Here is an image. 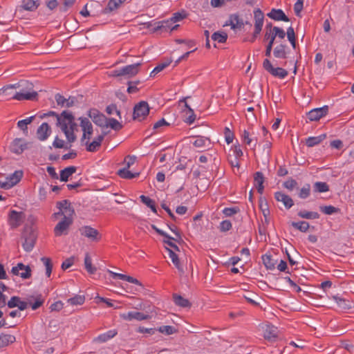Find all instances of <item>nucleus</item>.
I'll return each mask as SVG.
<instances>
[{"mask_svg":"<svg viewBox=\"0 0 354 354\" xmlns=\"http://www.w3.org/2000/svg\"><path fill=\"white\" fill-rule=\"evenodd\" d=\"M55 116L57 120V125L59 126L65 134L69 142H73L76 140L74 131L77 129V124L75 122V117L71 111H63L60 114L55 111H49L41 116V118L46 116Z\"/></svg>","mask_w":354,"mask_h":354,"instance_id":"f257e3e1","label":"nucleus"},{"mask_svg":"<svg viewBox=\"0 0 354 354\" xmlns=\"http://www.w3.org/2000/svg\"><path fill=\"white\" fill-rule=\"evenodd\" d=\"M59 212L54 214L55 217L63 216V218L55 225L54 234L56 236L67 234L70 226L73 223V214L74 209L68 200H64L57 203Z\"/></svg>","mask_w":354,"mask_h":354,"instance_id":"f03ea898","label":"nucleus"},{"mask_svg":"<svg viewBox=\"0 0 354 354\" xmlns=\"http://www.w3.org/2000/svg\"><path fill=\"white\" fill-rule=\"evenodd\" d=\"M19 87H22L19 91L15 92L12 99L19 101L22 100H34L37 97V93L32 89L33 85L28 81H20L19 83Z\"/></svg>","mask_w":354,"mask_h":354,"instance_id":"7ed1b4c3","label":"nucleus"},{"mask_svg":"<svg viewBox=\"0 0 354 354\" xmlns=\"http://www.w3.org/2000/svg\"><path fill=\"white\" fill-rule=\"evenodd\" d=\"M141 64V63H136L113 70L110 72L109 75L117 77L123 76L127 78L132 77L138 73Z\"/></svg>","mask_w":354,"mask_h":354,"instance_id":"20e7f679","label":"nucleus"},{"mask_svg":"<svg viewBox=\"0 0 354 354\" xmlns=\"http://www.w3.org/2000/svg\"><path fill=\"white\" fill-rule=\"evenodd\" d=\"M147 28H151L153 32L160 30L161 32H171L176 30L179 25H174L171 19L160 21H149L145 24Z\"/></svg>","mask_w":354,"mask_h":354,"instance_id":"39448f33","label":"nucleus"},{"mask_svg":"<svg viewBox=\"0 0 354 354\" xmlns=\"http://www.w3.org/2000/svg\"><path fill=\"white\" fill-rule=\"evenodd\" d=\"M22 238L24 241L22 243V247L26 252H30L35 247L37 240V234L31 229L25 230L22 234Z\"/></svg>","mask_w":354,"mask_h":354,"instance_id":"423d86ee","label":"nucleus"},{"mask_svg":"<svg viewBox=\"0 0 354 354\" xmlns=\"http://www.w3.org/2000/svg\"><path fill=\"white\" fill-rule=\"evenodd\" d=\"M149 113V106L147 102L141 101L136 104L133 109V118L138 121L143 120Z\"/></svg>","mask_w":354,"mask_h":354,"instance_id":"0eeeda50","label":"nucleus"},{"mask_svg":"<svg viewBox=\"0 0 354 354\" xmlns=\"http://www.w3.org/2000/svg\"><path fill=\"white\" fill-rule=\"evenodd\" d=\"M23 174L24 173L21 170L15 171L6 178V181L0 180V187L5 189H10L21 180Z\"/></svg>","mask_w":354,"mask_h":354,"instance_id":"6e6552de","label":"nucleus"},{"mask_svg":"<svg viewBox=\"0 0 354 354\" xmlns=\"http://www.w3.org/2000/svg\"><path fill=\"white\" fill-rule=\"evenodd\" d=\"M263 66L264 69L274 77L284 79L288 74V71L282 68L273 67L270 61L268 59L263 60Z\"/></svg>","mask_w":354,"mask_h":354,"instance_id":"1a4fd4ad","label":"nucleus"},{"mask_svg":"<svg viewBox=\"0 0 354 354\" xmlns=\"http://www.w3.org/2000/svg\"><path fill=\"white\" fill-rule=\"evenodd\" d=\"M24 218V212L12 209L8 214V223L12 229H15L21 225Z\"/></svg>","mask_w":354,"mask_h":354,"instance_id":"9d476101","label":"nucleus"},{"mask_svg":"<svg viewBox=\"0 0 354 354\" xmlns=\"http://www.w3.org/2000/svg\"><path fill=\"white\" fill-rule=\"evenodd\" d=\"M79 230L82 236L88 238L91 241L97 242L101 239V235L98 230L89 225L82 226Z\"/></svg>","mask_w":354,"mask_h":354,"instance_id":"9b49d317","label":"nucleus"},{"mask_svg":"<svg viewBox=\"0 0 354 354\" xmlns=\"http://www.w3.org/2000/svg\"><path fill=\"white\" fill-rule=\"evenodd\" d=\"M12 273L17 276H20L22 279H26L31 277V269L29 266H25L22 263H19L16 266L12 267Z\"/></svg>","mask_w":354,"mask_h":354,"instance_id":"f8f14e48","label":"nucleus"},{"mask_svg":"<svg viewBox=\"0 0 354 354\" xmlns=\"http://www.w3.org/2000/svg\"><path fill=\"white\" fill-rule=\"evenodd\" d=\"M88 116L91 118L92 121L99 127H105V124L107 121V118L105 115L101 113L97 109H90L88 111Z\"/></svg>","mask_w":354,"mask_h":354,"instance_id":"ddd939ff","label":"nucleus"},{"mask_svg":"<svg viewBox=\"0 0 354 354\" xmlns=\"http://www.w3.org/2000/svg\"><path fill=\"white\" fill-rule=\"evenodd\" d=\"M328 106H324L320 108H316L307 113V118L310 121H317L320 118L325 116L328 113Z\"/></svg>","mask_w":354,"mask_h":354,"instance_id":"4468645a","label":"nucleus"},{"mask_svg":"<svg viewBox=\"0 0 354 354\" xmlns=\"http://www.w3.org/2000/svg\"><path fill=\"white\" fill-rule=\"evenodd\" d=\"M120 317L124 320L129 322L133 319L137 321H143L150 319V316L149 315L144 314L143 313L138 311H131L127 313L121 314Z\"/></svg>","mask_w":354,"mask_h":354,"instance_id":"2eb2a0df","label":"nucleus"},{"mask_svg":"<svg viewBox=\"0 0 354 354\" xmlns=\"http://www.w3.org/2000/svg\"><path fill=\"white\" fill-rule=\"evenodd\" d=\"M187 97L184 98L182 101L185 102V106L186 109L183 110V120L188 124H192L194 122L196 115L194 113V110L188 105V104L186 102V99Z\"/></svg>","mask_w":354,"mask_h":354,"instance_id":"dca6fc26","label":"nucleus"},{"mask_svg":"<svg viewBox=\"0 0 354 354\" xmlns=\"http://www.w3.org/2000/svg\"><path fill=\"white\" fill-rule=\"evenodd\" d=\"M253 132H250L249 130H243L241 137L243 142L248 146H252V149H255L257 144L258 140L257 137H252L254 136Z\"/></svg>","mask_w":354,"mask_h":354,"instance_id":"f3484780","label":"nucleus"},{"mask_svg":"<svg viewBox=\"0 0 354 354\" xmlns=\"http://www.w3.org/2000/svg\"><path fill=\"white\" fill-rule=\"evenodd\" d=\"M274 198L277 201L283 203L286 209H290L294 205L293 200L288 195L281 192H275Z\"/></svg>","mask_w":354,"mask_h":354,"instance_id":"a211bd4d","label":"nucleus"},{"mask_svg":"<svg viewBox=\"0 0 354 354\" xmlns=\"http://www.w3.org/2000/svg\"><path fill=\"white\" fill-rule=\"evenodd\" d=\"M7 306L10 308L17 307L19 310H24L28 307V303L21 301L20 297L17 296H13L8 301Z\"/></svg>","mask_w":354,"mask_h":354,"instance_id":"6ab92c4d","label":"nucleus"},{"mask_svg":"<svg viewBox=\"0 0 354 354\" xmlns=\"http://www.w3.org/2000/svg\"><path fill=\"white\" fill-rule=\"evenodd\" d=\"M55 98L57 105L67 108L73 106L76 102V98L75 97H69L66 99L59 93L56 94Z\"/></svg>","mask_w":354,"mask_h":354,"instance_id":"aec40b11","label":"nucleus"},{"mask_svg":"<svg viewBox=\"0 0 354 354\" xmlns=\"http://www.w3.org/2000/svg\"><path fill=\"white\" fill-rule=\"evenodd\" d=\"M51 133L50 128L48 123H42L37 130V136L39 140H46Z\"/></svg>","mask_w":354,"mask_h":354,"instance_id":"412c9836","label":"nucleus"},{"mask_svg":"<svg viewBox=\"0 0 354 354\" xmlns=\"http://www.w3.org/2000/svg\"><path fill=\"white\" fill-rule=\"evenodd\" d=\"M10 150L16 154H21L26 147V144L21 138L15 139L10 145Z\"/></svg>","mask_w":354,"mask_h":354,"instance_id":"4be33fe9","label":"nucleus"},{"mask_svg":"<svg viewBox=\"0 0 354 354\" xmlns=\"http://www.w3.org/2000/svg\"><path fill=\"white\" fill-rule=\"evenodd\" d=\"M267 16L274 21H289V18L285 15L281 9L272 8Z\"/></svg>","mask_w":354,"mask_h":354,"instance_id":"5701e85b","label":"nucleus"},{"mask_svg":"<svg viewBox=\"0 0 354 354\" xmlns=\"http://www.w3.org/2000/svg\"><path fill=\"white\" fill-rule=\"evenodd\" d=\"M254 28L262 30L264 21V15L260 8L254 10Z\"/></svg>","mask_w":354,"mask_h":354,"instance_id":"b1692460","label":"nucleus"},{"mask_svg":"<svg viewBox=\"0 0 354 354\" xmlns=\"http://www.w3.org/2000/svg\"><path fill=\"white\" fill-rule=\"evenodd\" d=\"M19 84L6 85L0 89V95L7 97L8 99H12V97L15 93L14 89L19 88Z\"/></svg>","mask_w":354,"mask_h":354,"instance_id":"393cba45","label":"nucleus"},{"mask_svg":"<svg viewBox=\"0 0 354 354\" xmlns=\"http://www.w3.org/2000/svg\"><path fill=\"white\" fill-rule=\"evenodd\" d=\"M117 334V330H110L104 333L99 335L93 341L97 343H104L114 337Z\"/></svg>","mask_w":354,"mask_h":354,"instance_id":"a878e982","label":"nucleus"},{"mask_svg":"<svg viewBox=\"0 0 354 354\" xmlns=\"http://www.w3.org/2000/svg\"><path fill=\"white\" fill-rule=\"evenodd\" d=\"M270 36H272V38L275 39L277 37H278L280 39H284L286 37V32L283 29L274 26L272 28V32H268L266 31L264 35V39H268L270 38Z\"/></svg>","mask_w":354,"mask_h":354,"instance_id":"bb28decb","label":"nucleus"},{"mask_svg":"<svg viewBox=\"0 0 354 354\" xmlns=\"http://www.w3.org/2000/svg\"><path fill=\"white\" fill-rule=\"evenodd\" d=\"M277 328L273 325H267L264 330V337L266 339L272 341L277 337Z\"/></svg>","mask_w":354,"mask_h":354,"instance_id":"cd10ccee","label":"nucleus"},{"mask_svg":"<svg viewBox=\"0 0 354 354\" xmlns=\"http://www.w3.org/2000/svg\"><path fill=\"white\" fill-rule=\"evenodd\" d=\"M287 48L286 44H281L277 46L273 50V55L276 58L286 59L287 57Z\"/></svg>","mask_w":354,"mask_h":354,"instance_id":"c85d7f7f","label":"nucleus"},{"mask_svg":"<svg viewBox=\"0 0 354 354\" xmlns=\"http://www.w3.org/2000/svg\"><path fill=\"white\" fill-rule=\"evenodd\" d=\"M77 171V167L75 166H70L66 167L60 171V180L66 182L68 178L72 176Z\"/></svg>","mask_w":354,"mask_h":354,"instance_id":"c756f323","label":"nucleus"},{"mask_svg":"<svg viewBox=\"0 0 354 354\" xmlns=\"http://www.w3.org/2000/svg\"><path fill=\"white\" fill-rule=\"evenodd\" d=\"M263 263L268 270H272L275 268L277 260H274L270 254H263L261 257Z\"/></svg>","mask_w":354,"mask_h":354,"instance_id":"7c9ffc66","label":"nucleus"},{"mask_svg":"<svg viewBox=\"0 0 354 354\" xmlns=\"http://www.w3.org/2000/svg\"><path fill=\"white\" fill-rule=\"evenodd\" d=\"M333 299L336 302L338 307L342 310H349L351 308V302L337 295L333 297Z\"/></svg>","mask_w":354,"mask_h":354,"instance_id":"2f4dec72","label":"nucleus"},{"mask_svg":"<svg viewBox=\"0 0 354 354\" xmlns=\"http://www.w3.org/2000/svg\"><path fill=\"white\" fill-rule=\"evenodd\" d=\"M326 138V135L325 133L318 136L309 137L306 139V144L308 147H313L321 143Z\"/></svg>","mask_w":354,"mask_h":354,"instance_id":"473e14b6","label":"nucleus"},{"mask_svg":"<svg viewBox=\"0 0 354 354\" xmlns=\"http://www.w3.org/2000/svg\"><path fill=\"white\" fill-rule=\"evenodd\" d=\"M193 145L194 147L198 148L207 147L211 145V141L207 137L198 136H196Z\"/></svg>","mask_w":354,"mask_h":354,"instance_id":"72a5a7b5","label":"nucleus"},{"mask_svg":"<svg viewBox=\"0 0 354 354\" xmlns=\"http://www.w3.org/2000/svg\"><path fill=\"white\" fill-rule=\"evenodd\" d=\"M39 6L38 1L35 0H22L21 7L28 11L36 10Z\"/></svg>","mask_w":354,"mask_h":354,"instance_id":"f704fd0d","label":"nucleus"},{"mask_svg":"<svg viewBox=\"0 0 354 354\" xmlns=\"http://www.w3.org/2000/svg\"><path fill=\"white\" fill-rule=\"evenodd\" d=\"M15 342V337L10 334H1L0 335V348L8 346Z\"/></svg>","mask_w":354,"mask_h":354,"instance_id":"c9c22d12","label":"nucleus"},{"mask_svg":"<svg viewBox=\"0 0 354 354\" xmlns=\"http://www.w3.org/2000/svg\"><path fill=\"white\" fill-rule=\"evenodd\" d=\"M118 174L120 177L124 179H132L134 178L138 177L140 175V173H132L127 168H123L121 169H119L118 171Z\"/></svg>","mask_w":354,"mask_h":354,"instance_id":"e433bc0d","label":"nucleus"},{"mask_svg":"<svg viewBox=\"0 0 354 354\" xmlns=\"http://www.w3.org/2000/svg\"><path fill=\"white\" fill-rule=\"evenodd\" d=\"M78 120L80 122V127L83 133L86 131L91 132V131L93 130V125L88 118L85 117H80Z\"/></svg>","mask_w":354,"mask_h":354,"instance_id":"4c0bfd02","label":"nucleus"},{"mask_svg":"<svg viewBox=\"0 0 354 354\" xmlns=\"http://www.w3.org/2000/svg\"><path fill=\"white\" fill-rule=\"evenodd\" d=\"M174 301L176 305L183 307V308H187L191 306V303L189 301L188 299L183 298L180 295H174Z\"/></svg>","mask_w":354,"mask_h":354,"instance_id":"58836bf2","label":"nucleus"},{"mask_svg":"<svg viewBox=\"0 0 354 354\" xmlns=\"http://www.w3.org/2000/svg\"><path fill=\"white\" fill-rule=\"evenodd\" d=\"M140 199L141 202L146 205L148 207H149L153 212H157L156 203L153 200L150 198L149 196H146L145 195H141L140 196Z\"/></svg>","mask_w":354,"mask_h":354,"instance_id":"ea45409f","label":"nucleus"},{"mask_svg":"<svg viewBox=\"0 0 354 354\" xmlns=\"http://www.w3.org/2000/svg\"><path fill=\"white\" fill-rule=\"evenodd\" d=\"M167 250L168 251V253H169V257L171 258L173 263L174 264V266H176V268L180 272H183V267L181 266L180 263V261H179V259L178 257V255L171 249H169V248H166Z\"/></svg>","mask_w":354,"mask_h":354,"instance_id":"a19ab883","label":"nucleus"},{"mask_svg":"<svg viewBox=\"0 0 354 354\" xmlns=\"http://www.w3.org/2000/svg\"><path fill=\"white\" fill-rule=\"evenodd\" d=\"M297 215L306 219H317L319 218V214L316 212H308L306 210H301L297 213Z\"/></svg>","mask_w":354,"mask_h":354,"instance_id":"79ce46f5","label":"nucleus"},{"mask_svg":"<svg viewBox=\"0 0 354 354\" xmlns=\"http://www.w3.org/2000/svg\"><path fill=\"white\" fill-rule=\"evenodd\" d=\"M85 301V296L76 295L73 297L67 299V303L71 306L82 305Z\"/></svg>","mask_w":354,"mask_h":354,"instance_id":"37998d69","label":"nucleus"},{"mask_svg":"<svg viewBox=\"0 0 354 354\" xmlns=\"http://www.w3.org/2000/svg\"><path fill=\"white\" fill-rule=\"evenodd\" d=\"M119 7L120 5L117 0H109L106 7L102 10V12L106 15L117 10Z\"/></svg>","mask_w":354,"mask_h":354,"instance_id":"c03bdc74","label":"nucleus"},{"mask_svg":"<svg viewBox=\"0 0 354 354\" xmlns=\"http://www.w3.org/2000/svg\"><path fill=\"white\" fill-rule=\"evenodd\" d=\"M157 331L167 335H170L176 333L178 329L172 326H161L157 328Z\"/></svg>","mask_w":354,"mask_h":354,"instance_id":"a18cd8bd","label":"nucleus"},{"mask_svg":"<svg viewBox=\"0 0 354 354\" xmlns=\"http://www.w3.org/2000/svg\"><path fill=\"white\" fill-rule=\"evenodd\" d=\"M291 225L301 232H306L310 227L309 223L306 221L292 222Z\"/></svg>","mask_w":354,"mask_h":354,"instance_id":"49530a36","label":"nucleus"},{"mask_svg":"<svg viewBox=\"0 0 354 354\" xmlns=\"http://www.w3.org/2000/svg\"><path fill=\"white\" fill-rule=\"evenodd\" d=\"M35 115H32V116H30V117H28L26 119H24V120H19L18 122H17V127L21 129L24 132H28V127L27 125L30 124L34 118H35Z\"/></svg>","mask_w":354,"mask_h":354,"instance_id":"de8ad7c7","label":"nucleus"},{"mask_svg":"<svg viewBox=\"0 0 354 354\" xmlns=\"http://www.w3.org/2000/svg\"><path fill=\"white\" fill-rule=\"evenodd\" d=\"M105 127H109L115 131H119L122 128V124L120 123L116 119L113 118H107Z\"/></svg>","mask_w":354,"mask_h":354,"instance_id":"09e8293b","label":"nucleus"},{"mask_svg":"<svg viewBox=\"0 0 354 354\" xmlns=\"http://www.w3.org/2000/svg\"><path fill=\"white\" fill-rule=\"evenodd\" d=\"M227 35L224 32H215L212 35V39L218 43L223 44L227 41Z\"/></svg>","mask_w":354,"mask_h":354,"instance_id":"8fccbe9b","label":"nucleus"},{"mask_svg":"<svg viewBox=\"0 0 354 354\" xmlns=\"http://www.w3.org/2000/svg\"><path fill=\"white\" fill-rule=\"evenodd\" d=\"M84 266L87 272L90 274H94L96 271V268L92 266L91 258L88 253L85 254L84 257Z\"/></svg>","mask_w":354,"mask_h":354,"instance_id":"3c124183","label":"nucleus"},{"mask_svg":"<svg viewBox=\"0 0 354 354\" xmlns=\"http://www.w3.org/2000/svg\"><path fill=\"white\" fill-rule=\"evenodd\" d=\"M314 190L319 193L326 192L329 190V187L325 182H316L314 184Z\"/></svg>","mask_w":354,"mask_h":354,"instance_id":"603ef678","label":"nucleus"},{"mask_svg":"<svg viewBox=\"0 0 354 354\" xmlns=\"http://www.w3.org/2000/svg\"><path fill=\"white\" fill-rule=\"evenodd\" d=\"M320 211L327 215H331L339 211V209L333 205L320 206Z\"/></svg>","mask_w":354,"mask_h":354,"instance_id":"864d4df0","label":"nucleus"},{"mask_svg":"<svg viewBox=\"0 0 354 354\" xmlns=\"http://www.w3.org/2000/svg\"><path fill=\"white\" fill-rule=\"evenodd\" d=\"M41 261L43 262L44 265L46 267V275L48 277H50L53 269V264L50 259L48 257H42L41 259Z\"/></svg>","mask_w":354,"mask_h":354,"instance_id":"5fc2aeb1","label":"nucleus"},{"mask_svg":"<svg viewBox=\"0 0 354 354\" xmlns=\"http://www.w3.org/2000/svg\"><path fill=\"white\" fill-rule=\"evenodd\" d=\"M171 62V61H167V62H165L163 63H160V64H158L153 68V70L151 72L150 77H153L156 74H157V73L161 72L162 71H163L165 68H167V66H169Z\"/></svg>","mask_w":354,"mask_h":354,"instance_id":"6e6d98bb","label":"nucleus"},{"mask_svg":"<svg viewBox=\"0 0 354 354\" xmlns=\"http://www.w3.org/2000/svg\"><path fill=\"white\" fill-rule=\"evenodd\" d=\"M237 14H232L230 16L229 19L225 22L224 26H230L231 28L233 30L236 29L237 28Z\"/></svg>","mask_w":354,"mask_h":354,"instance_id":"4d7b16f0","label":"nucleus"},{"mask_svg":"<svg viewBox=\"0 0 354 354\" xmlns=\"http://www.w3.org/2000/svg\"><path fill=\"white\" fill-rule=\"evenodd\" d=\"M310 184H306L301 189L299 193V197L302 199H305L310 196Z\"/></svg>","mask_w":354,"mask_h":354,"instance_id":"13d9d810","label":"nucleus"},{"mask_svg":"<svg viewBox=\"0 0 354 354\" xmlns=\"http://www.w3.org/2000/svg\"><path fill=\"white\" fill-rule=\"evenodd\" d=\"M232 225L230 221L224 220L220 223L218 229L221 232H228L232 229Z\"/></svg>","mask_w":354,"mask_h":354,"instance_id":"bf43d9fd","label":"nucleus"},{"mask_svg":"<svg viewBox=\"0 0 354 354\" xmlns=\"http://www.w3.org/2000/svg\"><path fill=\"white\" fill-rule=\"evenodd\" d=\"M84 144L86 145V151L89 152H95L100 147L99 142H95L94 140L91 142H89L88 140H87L85 142Z\"/></svg>","mask_w":354,"mask_h":354,"instance_id":"052dcab7","label":"nucleus"},{"mask_svg":"<svg viewBox=\"0 0 354 354\" xmlns=\"http://www.w3.org/2000/svg\"><path fill=\"white\" fill-rule=\"evenodd\" d=\"M254 182L256 187L263 185L264 176L262 172L257 171L254 174Z\"/></svg>","mask_w":354,"mask_h":354,"instance_id":"680f3d73","label":"nucleus"},{"mask_svg":"<svg viewBox=\"0 0 354 354\" xmlns=\"http://www.w3.org/2000/svg\"><path fill=\"white\" fill-rule=\"evenodd\" d=\"M106 112L109 115L116 114L119 116L120 118H121L120 111L118 109L117 106L114 104H111L107 106L106 108Z\"/></svg>","mask_w":354,"mask_h":354,"instance_id":"e2e57ef3","label":"nucleus"},{"mask_svg":"<svg viewBox=\"0 0 354 354\" xmlns=\"http://www.w3.org/2000/svg\"><path fill=\"white\" fill-rule=\"evenodd\" d=\"M53 146L57 149H62L64 148L68 149L71 147L70 146H67L64 145V141L62 139H59L57 136L55 138L53 142Z\"/></svg>","mask_w":354,"mask_h":354,"instance_id":"0e129e2a","label":"nucleus"},{"mask_svg":"<svg viewBox=\"0 0 354 354\" xmlns=\"http://www.w3.org/2000/svg\"><path fill=\"white\" fill-rule=\"evenodd\" d=\"M222 212L225 216H232L239 212V209L237 207H225L223 209Z\"/></svg>","mask_w":354,"mask_h":354,"instance_id":"69168bd1","label":"nucleus"},{"mask_svg":"<svg viewBox=\"0 0 354 354\" xmlns=\"http://www.w3.org/2000/svg\"><path fill=\"white\" fill-rule=\"evenodd\" d=\"M44 300L42 299L41 295H39L36 297L34 303H30V306H31L33 310L39 308L44 304Z\"/></svg>","mask_w":354,"mask_h":354,"instance_id":"338daca9","label":"nucleus"},{"mask_svg":"<svg viewBox=\"0 0 354 354\" xmlns=\"http://www.w3.org/2000/svg\"><path fill=\"white\" fill-rule=\"evenodd\" d=\"M224 134L225 142L227 144L232 143L234 136V133L231 131L228 127H225L224 129Z\"/></svg>","mask_w":354,"mask_h":354,"instance_id":"774afa93","label":"nucleus"}]
</instances>
